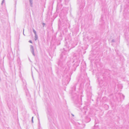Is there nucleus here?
I'll return each mask as SVG.
<instances>
[{
	"label": "nucleus",
	"mask_w": 129,
	"mask_h": 129,
	"mask_svg": "<svg viewBox=\"0 0 129 129\" xmlns=\"http://www.w3.org/2000/svg\"><path fill=\"white\" fill-rule=\"evenodd\" d=\"M29 42L30 43H32V41H29Z\"/></svg>",
	"instance_id": "nucleus-1"
}]
</instances>
